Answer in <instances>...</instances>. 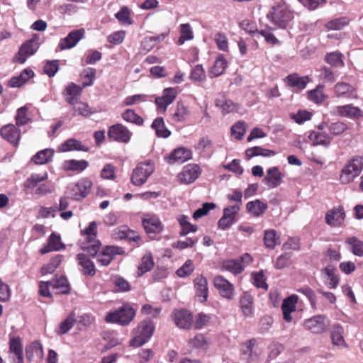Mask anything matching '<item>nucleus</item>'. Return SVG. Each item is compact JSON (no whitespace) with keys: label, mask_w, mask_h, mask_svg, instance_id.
<instances>
[{"label":"nucleus","mask_w":363,"mask_h":363,"mask_svg":"<svg viewBox=\"0 0 363 363\" xmlns=\"http://www.w3.org/2000/svg\"><path fill=\"white\" fill-rule=\"evenodd\" d=\"M363 171V156L354 155L351 157L340 174L339 180L342 184L352 183Z\"/></svg>","instance_id":"nucleus-1"},{"label":"nucleus","mask_w":363,"mask_h":363,"mask_svg":"<svg viewBox=\"0 0 363 363\" xmlns=\"http://www.w3.org/2000/svg\"><path fill=\"white\" fill-rule=\"evenodd\" d=\"M155 329V323L150 319H145L140 322L132 332L133 337L130 341V346L134 347L143 346L150 340Z\"/></svg>","instance_id":"nucleus-2"},{"label":"nucleus","mask_w":363,"mask_h":363,"mask_svg":"<svg viewBox=\"0 0 363 363\" xmlns=\"http://www.w3.org/2000/svg\"><path fill=\"white\" fill-rule=\"evenodd\" d=\"M135 316V309L130 304L124 303L118 308L108 312L105 316V321L108 323L126 326L133 320Z\"/></svg>","instance_id":"nucleus-3"},{"label":"nucleus","mask_w":363,"mask_h":363,"mask_svg":"<svg viewBox=\"0 0 363 363\" xmlns=\"http://www.w3.org/2000/svg\"><path fill=\"white\" fill-rule=\"evenodd\" d=\"M85 236V240L82 243V249L86 251L93 257L96 256L101 246V242L96 239L97 225L96 223L92 221L89 226L81 232Z\"/></svg>","instance_id":"nucleus-4"},{"label":"nucleus","mask_w":363,"mask_h":363,"mask_svg":"<svg viewBox=\"0 0 363 363\" xmlns=\"http://www.w3.org/2000/svg\"><path fill=\"white\" fill-rule=\"evenodd\" d=\"M141 222L146 234L152 240L156 239L164 228L160 217L152 213H143Z\"/></svg>","instance_id":"nucleus-5"},{"label":"nucleus","mask_w":363,"mask_h":363,"mask_svg":"<svg viewBox=\"0 0 363 363\" xmlns=\"http://www.w3.org/2000/svg\"><path fill=\"white\" fill-rule=\"evenodd\" d=\"M155 171V164L150 160L138 164L130 176L131 183L136 186L143 185Z\"/></svg>","instance_id":"nucleus-6"},{"label":"nucleus","mask_w":363,"mask_h":363,"mask_svg":"<svg viewBox=\"0 0 363 363\" xmlns=\"http://www.w3.org/2000/svg\"><path fill=\"white\" fill-rule=\"evenodd\" d=\"M253 262V258L249 253H245L238 259H225L221 263V269L225 270L234 275L241 274L247 265Z\"/></svg>","instance_id":"nucleus-7"},{"label":"nucleus","mask_w":363,"mask_h":363,"mask_svg":"<svg viewBox=\"0 0 363 363\" xmlns=\"http://www.w3.org/2000/svg\"><path fill=\"white\" fill-rule=\"evenodd\" d=\"M39 36L37 34L25 41L19 48L18 52L14 55L13 62L15 63L23 64L27 58L34 55L39 48Z\"/></svg>","instance_id":"nucleus-8"},{"label":"nucleus","mask_w":363,"mask_h":363,"mask_svg":"<svg viewBox=\"0 0 363 363\" xmlns=\"http://www.w3.org/2000/svg\"><path fill=\"white\" fill-rule=\"evenodd\" d=\"M267 18L278 28H286L293 19V14L285 6L279 5L272 8Z\"/></svg>","instance_id":"nucleus-9"},{"label":"nucleus","mask_w":363,"mask_h":363,"mask_svg":"<svg viewBox=\"0 0 363 363\" xmlns=\"http://www.w3.org/2000/svg\"><path fill=\"white\" fill-rule=\"evenodd\" d=\"M92 182L88 178H82L69 187L70 198L73 200L80 201L86 198L92 187Z\"/></svg>","instance_id":"nucleus-10"},{"label":"nucleus","mask_w":363,"mask_h":363,"mask_svg":"<svg viewBox=\"0 0 363 363\" xmlns=\"http://www.w3.org/2000/svg\"><path fill=\"white\" fill-rule=\"evenodd\" d=\"M107 135L111 141L128 143L130 140L132 133L123 124L116 123L109 127Z\"/></svg>","instance_id":"nucleus-11"},{"label":"nucleus","mask_w":363,"mask_h":363,"mask_svg":"<svg viewBox=\"0 0 363 363\" xmlns=\"http://www.w3.org/2000/svg\"><path fill=\"white\" fill-rule=\"evenodd\" d=\"M177 94L178 92L176 88H165L162 91V96L155 98V103L157 106V111L162 113H164L168 106L174 102Z\"/></svg>","instance_id":"nucleus-12"},{"label":"nucleus","mask_w":363,"mask_h":363,"mask_svg":"<svg viewBox=\"0 0 363 363\" xmlns=\"http://www.w3.org/2000/svg\"><path fill=\"white\" fill-rule=\"evenodd\" d=\"M124 254V250L121 247L107 245L99 253L97 252V262L102 266H108L111 264L116 255Z\"/></svg>","instance_id":"nucleus-13"},{"label":"nucleus","mask_w":363,"mask_h":363,"mask_svg":"<svg viewBox=\"0 0 363 363\" xmlns=\"http://www.w3.org/2000/svg\"><path fill=\"white\" fill-rule=\"evenodd\" d=\"M213 284L222 297L229 300L234 298L235 287L233 284L223 276L218 275L215 277Z\"/></svg>","instance_id":"nucleus-14"},{"label":"nucleus","mask_w":363,"mask_h":363,"mask_svg":"<svg viewBox=\"0 0 363 363\" xmlns=\"http://www.w3.org/2000/svg\"><path fill=\"white\" fill-rule=\"evenodd\" d=\"M85 30L83 28L72 30L65 37L60 40L58 48L60 50L74 48L80 40L84 38Z\"/></svg>","instance_id":"nucleus-15"},{"label":"nucleus","mask_w":363,"mask_h":363,"mask_svg":"<svg viewBox=\"0 0 363 363\" xmlns=\"http://www.w3.org/2000/svg\"><path fill=\"white\" fill-rule=\"evenodd\" d=\"M327 317L323 315H318L306 320L304 322V328L315 334H320L325 331Z\"/></svg>","instance_id":"nucleus-16"},{"label":"nucleus","mask_w":363,"mask_h":363,"mask_svg":"<svg viewBox=\"0 0 363 363\" xmlns=\"http://www.w3.org/2000/svg\"><path fill=\"white\" fill-rule=\"evenodd\" d=\"M240 211L239 205H233L226 207L223 209V215L218 220V228L225 230L231 226L235 222L236 216Z\"/></svg>","instance_id":"nucleus-17"},{"label":"nucleus","mask_w":363,"mask_h":363,"mask_svg":"<svg viewBox=\"0 0 363 363\" xmlns=\"http://www.w3.org/2000/svg\"><path fill=\"white\" fill-rule=\"evenodd\" d=\"M0 135L13 146H16L21 139V130L16 125L9 123L0 128Z\"/></svg>","instance_id":"nucleus-18"},{"label":"nucleus","mask_w":363,"mask_h":363,"mask_svg":"<svg viewBox=\"0 0 363 363\" xmlns=\"http://www.w3.org/2000/svg\"><path fill=\"white\" fill-rule=\"evenodd\" d=\"M201 174L200 167L197 164L185 166L177 177L180 184H189L194 182Z\"/></svg>","instance_id":"nucleus-19"},{"label":"nucleus","mask_w":363,"mask_h":363,"mask_svg":"<svg viewBox=\"0 0 363 363\" xmlns=\"http://www.w3.org/2000/svg\"><path fill=\"white\" fill-rule=\"evenodd\" d=\"M172 318L175 325L181 329H189L193 324V315L186 309L174 311Z\"/></svg>","instance_id":"nucleus-20"},{"label":"nucleus","mask_w":363,"mask_h":363,"mask_svg":"<svg viewBox=\"0 0 363 363\" xmlns=\"http://www.w3.org/2000/svg\"><path fill=\"white\" fill-rule=\"evenodd\" d=\"M284 175L277 167L269 168L267 170V175L263 179V182L270 189L279 186L283 180Z\"/></svg>","instance_id":"nucleus-21"},{"label":"nucleus","mask_w":363,"mask_h":363,"mask_svg":"<svg viewBox=\"0 0 363 363\" xmlns=\"http://www.w3.org/2000/svg\"><path fill=\"white\" fill-rule=\"evenodd\" d=\"M78 264L81 267V272L86 277H94L96 274V269L94 262L87 255L79 253L77 255Z\"/></svg>","instance_id":"nucleus-22"},{"label":"nucleus","mask_w":363,"mask_h":363,"mask_svg":"<svg viewBox=\"0 0 363 363\" xmlns=\"http://www.w3.org/2000/svg\"><path fill=\"white\" fill-rule=\"evenodd\" d=\"M192 152L189 148L184 147H179L174 149L167 157L169 164L175 162L184 163V162L191 159Z\"/></svg>","instance_id":"nucleus-23"},{"label":"nucleus","mask_w":363,"mask_h":363,"mask_svg":"<svg viewBox=\"0 0 363 363\" xmlns=\"http://www.w3.org/2000/svg\"><path fill=\"white\" fill-rule=\"evenodd\" d=\"M298 300V296L296 294H292L284 299L281 304V311L285 321L291 322L292 316L291 314L296 311Z\"/></svg>","instance_id":"nucleus-24"},{"label":"nucleus","mask_w":363,"mask_h":363,"mask_svg":"<svg viewBox=\"0 0 363 363\" xmlns=\"http://www.w3.org/2000/svg\"><path fill=\"white\" fill-rule=\"evenodd\" d=\"M334 113L340 117L351 119L359 118L362 116V111L359 108L352 104L337 106L334 108Z\"/></svg>","instance_id":"nucleus-25"},{"label":"nucleus","mask_w":363,"mask_h":363,"mask_svg":"<svg viewBox=\"0 0 363 363\" xmlns=\"http://www.w3.org/2000/svg\"><path fill=\"white\" fill-rule=\"evenodd\" d=\"M345 213L342 206L334 208L326 213L325 222L330 226H340L344 221Z\"/></svg>","instance_id":"nucleus-26"},{"label":"nucleus","mask_w":363,"mask_h":363,"mask_svg":"<svg viewBox=\"0 0 363 363\" xmlns=\"http://www.w3.org/2000/svg\"><path fill=\"white\" fill-rule=\"evenodd\" d=\"M65 247V245L61 242L60 236L52 233L48 239L47 245L40 248V252L45 255L52 251H59Z\"/></svg>","instance_id":"nucleus-27"},{"label":"nucleus","mask_w":363,"mask_h":363,"mask_svg":"<svg viewBox=\"0 0 363 363\" xmlns=\"http://www.w3.org/2000/svg\"><path fill=\"white\" fill-rule=\"evenodd\" d=\"M9 352L13 354L16 358H13L14 363H23L24 357L23 351V344L21 338L18 336L12 337L9 340Z\"/></svg>","instance_id":"nucleus-28"},{"label":"nucleus","mask_w":363,"mask_h":363,"mask_svg":"<svg viewBox=\"0 0 363 363\" xmlns=\"http://www.w3.org/2000/svg\"><path fill=\"white\" fill-rule=\"evenodd\" d=\"M26 356L27 360L30 363L34 357L36 356L39 360H42L44 357V351L42 344L39 341H33L26 347Z\"/></svg>","instance_id":"nucleus-29"},{"label":"nucleus","mask_w":363,"mask_h":363,"mask_svg":"<svg viewBox=\"0 0 363 363\" xmlns=\"http://www.w3.org/2000/svg\"><path fill=\"white\" fill-rule=\"evenodd\" d=\"M82 86L77 85L74 82L69 84L64 91L66 101L72 106L75 105L78 101V97L82 94Z\"/></svg>","instance_id":"nucleus-30"},{"label":"nucleus","mask_w":363,"mask_h":363,"mask_svg":"<svg viewBox=\"0 0 363 363\" xmlns=\"http://www.w3.org/2000/svg\"><path fill=\"white\" fill-rule=\"evenodd\" d=\"M334 91L337 97L339 98H356L355 89L350 84L345 82H338L334 87Z\"/></svg>","instance_id":"nucleus-31"},{"label":"nucleus","mask_w":363,"mask_h":363,"mask_svg":"<svg viewBox=\"0 0 363 363\" xmlns=\"http://www.w3.org/2000/svg\"><path fill=\"white\" fill-rule=\"evenodd\" d=\"M73 150L88 152L89 148L83 145L81 141L74 138L67 139L58 147V151L62 152H70Z\"/></svg>","instance_id":"nucleus-32"},{"label":"nucleus","mask_w":363,"mask_h":363,"mask_svg":"<svg viewBox=\"0 0 363 363\" xmlns=\"http://www.w3.org/2000/svg\"><path fill=\"white\" fill-rule=\"evenodd\" d=\"M309 81L308 76L300 77L297 73L289 74L285 79L287 86L297 88L299 90L304 89Z\"/></svg>","instance_id":"nucleus-33"},{"label":"nucleus","mask_w":363,"mask_h":363,"mask_svg":"<svg viewBox=\"0 0 363 363\" xmlns=\"http://www.w3.org/2000/svg\"><path fill=\"white\" fill-rule=\"evenodd\" d=\"M308 138L313 145H323L325 147L329 146L333 140V137L325 131H311Z\"/></svg>","instance_id":"nucleus-34"},{"label":"nucleus","mask_w":363,"mask_h":363,"mask_svg":"<svg viewBox=\"0 0 363 363\" xmlns=\"http://www.w3.org/2000/svg\"><path fill=\"white\" fill-rule=\"evenodd\" d=\"M239 303L244 316L248 317L252 315L254 300L249 293L244 292L240 297Z\"/></svg>","instance_id":"nucleus-35"},{"label":"nucleus","mask_w":363,"mask_h":363,"mask_svg":"<svg viewBox=\"0 0 363 363\" xmlns=\"http://www.w3.org/2000/svg\"><path fill=\"white\" fill-rule=\"evenodd\" d=\"M227 65L228 62L224 55L223 54H219L217 56L213 65L209 70V77L211 78H213L222 75L227 67Z\"/></svg>","instance_id":"nucleus-36"},{"label":"nucleus","mask_w":363,"mask_h":363,"mask_svg":"<svg viewBox=\"0 0 363 363\" xmlns=\"http://www.w3.org/2000/svg\"><path fill=\"white\" fill-rule=\"evenodd\" d=\"M256 340L252 338L242 345L241 352L242 354L245 356V358L248 361H252L257 359L259 356V353L255 350Z\"/></svg>","instance_id":"nucleus-37"},{"label":"nucleus","mask_w":363,"mask_h":363,"mask_svg":"<svg viewBox=\"0 0 363 363\" xmlns=\"http://www.w3.org/2000/svg\"><path fill=\"white\" fill-rule=\"evenodd\" d=\"M189 115L190 111L188 108L183 102L178 101L174 113L172 114L171 119L174 123H182L187 119Z\"/></svg>","instance_id":"nucleus-38"},{"label":"nucleus","mask_w":363,"mask_h":363,"mask_svg":"<svg viewBox=\"0 0 363 363\" xmlns=\"http://www.w3.org/2000/svg\"><path fill=\"white\" fill-rule=\"evenodd\" d=\"M34 76V72L29 68L24 69L19 75L13 77L9 81L11 87H20Z\"/></svg>","instance_id":"nucleus-39"},{"label":"nucleus","mask_w":363,"mask_h":363,"mask_svg":"<svg viewBox=\"0 0 363 363\" xmlns=\"http://www.w3.org/2000/svg\"><path fill=\"white\" fill-rule=\"evenodd\" d=\"M159 138H167L171 135V131L166 127L162 117H157L151 125Z\"/></svg>","instance_id":"nucleus-40"},{"label":"nucleus","mask_w":363,"mask_h":363,"mask_svg":"<svg viewBox=\"0 0 363 363\" xmlns=\"http://www.w3.org/2000/svg\"><path fill=\"white\" fill-rule=\"evenodd\" d=\"M264 244L267 249L273 250L280 244V238L274 229L267 230L264 235Z\"/></svg>","instance_id":"nucleus-41"},{"label":"nucleus","mask_w":363,"mask_h":363,"mask_svg":"<svg viewBox=\"0 0 363 363\" xmlns=\"http://www.w3.org/2000/svg\"><path fill=\"white\" fill-rule=\"evenodd\" d=\"M54 152L52 149L49 148L40 150L33 156L31 160L36 164H47L52 160Z\"/></svg>","instance_id":"nucleus-42"},{"label":"nucleus","mask_w":363,"mask_h":363,"mask_svg":"<svg viewBox=\"0 0 363 363\" xmlns=\"http://www.w3.org/2000/svg\"><path fill=\"white\" fill-rule=\"evenodd\" d=\"M336 268L331 264L327 265L322 269V272L325 274L328 277V286L330 289H335L337 287L340 283V279L337 274H336Z\"/></svg>","instance_id":"nucleus-43"},{"label":"nucleus","mask_w":363,"mask_h":363,"mask_svg":"<svg viewBox=\"0 0 363 363\" xmlns=\"http://www.w3.org/2000/svg\"><path fill=\"white\" fill-rule=\"evenodd\" d=\"M89 162L86 160H69L64 162V169L67 171L81 172L87 168Z\"/></svg>","instance_id":"nucleus-44"},{"label":"nucleus","mask_w":363,"mask_h":363,"mask_svg":"<svg viewBox=\"0 0 363 363\" xmlns=\"http://www.w3.org/2000/svg\"><path fill=\"white\" fill-rule=\"evenodd\" d=\"M343 333L344 329L340 325L336 324L333 325L331 331V339L334 345L347 347Z\"/></svg>","instance_id":"nucleus-45"},{"label":"nucleus","mask_w":363,"mask_h":363,"mask_svg":"<svg viewBox=\"0 0 363 363\" xmlns=\"http://www.w3.org/2000/svg\"><path fill=\"white\" fill-rule=\"evenodd\" d=\"M245 155L247 159H251L253 157L256 156H262L264 157H268L271 156H274L276 155V152L272 150L262 148L259 146H255L247 149L245 151Z\"/></svg>","instance_id":"nucleus-46"},{"label":"nucleus","mask_w":363,"mask_h":363,"mask_svg":"<svg viewBox=\"0 0 363 363\" xmlns=\"http://www.w3.org/2000/svg\"><path fill=\"white\" fill-rule=\"evenodd\" d=\"M52 286L57 290V293L68 294L70 291L69 284L64 276L55 277L52 281Z\"/></svg>","instance_id":"nucleus-47"},{"label":"nucleus","mask_w":363,"mask_h":363,"mask_svg":"<svg viewBox=\"0 0 363 363\" xmlns=\"http://www.w3.org/2000/svg\"><path fill=\"white\" fill-rule=\"evenodd\" d=\"M350 19L346 16L335 18L327 22L324 27L328 30H340L350 24Z\"/></svg>","instance_id":"nucleus-48"},{"label":"nucleus","mask_w":363,"mask_h":363,"mask_svg":"<svg viewBox=\"0 0 363 363\" xmlns=\"http://www.w3.org/2000/svg\"><path fill=\"white\" fill-rule=\"evenodd\" d=\"M246 208L249 213L255 217H258L264 213L267 208V205L257 199L254 201L248 202Z\"/></svg>","instance_id":"nucleus-49"},{"label":"nucleus","mask_w":363,"mask_h":363,"mask_svg":"<svg viewBox=\"0 0 363 363\" xmlns=\"http://www.w3.org/2000/svg\"><path fill=\"white\" fill-rule=\"evenodd\" d=\"M216 106L222 110L223 114L237 112L239 109V105L230 99H218L216 101Z\"/></svg>","instance_id":"nucleus-50"},{"label":"nucleus","mask_w":363,"mask_h":363,"mask_svg":"<svg viewBox=\"0 0 363 363\" xmlns=\"http://www.w3.org/2000/svg\"><path fill=\"white\" fill-rule=\"evenodd\" d=\"M345 243L350 246V250L354 255L363 257V241L352 236L347 238Z\"/></svg>","instance_id":"nucleus-51"},{"label":"nucleus","mask_w":363,"mask_h":363,"mask_svg":"<svg viewBox=\"0 0 363 363\" xmlns=\"http://www.w3.org/2000/svg\"><path fill=\"white\" fill-rule=\"evenodd\" d=\"M154 260L151 254H147L141 258V262L138 267V277H140L150 272L154 267Z\"/></svg>","instance_id":"nucleus-52"},{"label":"nucleus","mask_w":363,"mask_h":363,"mask_svg":"<svg viewBox=\"0 0 363 363\" xmlns=\"http://www.w3.org/2000/svg\"><path fill=\"white\" fill-rule=\"evenodd\" d=\"M48 179V174L45 172L43 175L38 174H33L26 179L24 183L25 188L33 191L40 184V182L45 181Z\"/></svg>","instance_id":"nucleus-53"},{"label":"nucleus","mask_w":363,"mask_h":363,"mask_svg":"<svg viewBox=\"0 0 363 363\" xmlns=\"http://www.w3.org/2000/svg\"><path fill=\"white\" fill-rule=\"evenodd\" d=\"M195 287L196 289V295L202 297L201 301H206L208 297V282L203 277H197L194 280Z\"/></svg>","instance_id":"nucleus-54"},{"label":"nucleus","mask_w":363,"mask_h":363,"mask_svg":"<svg viewBox=\"0 0 363 363\" xmlns=\"http://www.w3.org/2000/svg\"><path fill=\"white\" fill-rule=\"evenodd\" d=\"M76 321L75 313L71 312L69 315L60 323L57 333L60 335L66 334L74 325Z\"/></svg>","instance_id":"nucleus-55"},{"label":"nucleus","mask_w":363,"mask_h":363,"mask_svg":"<svg viewBox=\"0 0 363 363\" xmlns=\"http://www.w3.org/2000/svg\"><path fill=\"white\" fill-rule=\"evenodd\" d=\"M112 284L117 292H128L131 290L130 284L120 275H115L111 277Z\"/></svg>","instance_id":"nucleus-56"},{"label":"nucleus","mask_w":363,"mask_h":363,"mask_svg":"<svg viewBox=\"0 0 363 363\" xmlns=\"http://www.w3.org/2000/svg\"><path fill=\"white\" fill-rule=\"evenodd\" d=\"M187 216L182 215L177 218V220L182 227L180 235L185 236L189 233H194L197 230V225L189 222Z\"/></svg>","instance_id":"nucleus-57"},{"label":"nucleus","mask_w":363,"mask_h":363,"mask_svg":"<svg viewBox=\"0 0 363 363\" xmlns=\"http://www.w3.org/2000/svg\"><path fill=\"white\" fill-rule=\"evenodd\" d=\"M62 259V256L60 255H57L50 259V262L43 265L40 269V273L43 275H45L47 274H52L55 271V269L60 265Z\"/></svg>","instance_id":"nucleus-58"},{"label":"nucleus","mask_w":363,"mask_h":363,"mask_svg":"<svg viewBox=\"0 0 363 363\" xmlns=\"http://www.w3.org/2000/svg\"><path fill=\"white\" fill-rule=\"evenodd\" d=\"M323 89L324 85L318 84L315 89L308 91V99L316 104L323 103L327 98Z\"/></svg>","instance_id":"nucleus-59"},{"label":"nucleus","mask_w":363,"mask_h":363,"mask_svg":"<svg viewBox=\"0 0 363 363\" xmlns=\"http://www.w3.org/2000/svg\"><path fill=\"white\" fill-rule=\"evenodd\" d=\"M96 70L95 68L87 67L84 69L81 74V78L82 79V86L85 88L93 85L96 79Z\"/></svg>","instance_id":"nucleus-60"},{"label":"nucleus","mask_w":363,"mask_h":363,"mask_svg":"<svg viewBox=\"0 0 363 363\" xmlns=\"http://www.w3.org/2000/svg\"><path fill=\"white\" fill-rule=\"evenodd\" d=\"M348 129V125L346 123L342 121H336L331 123L328 126V130L330 133L329 135L337 136L342 134Z\"/></svg>","instance_id":"nucleus-61"},{"label":"nucleus","mask_w":363,"mask_h":363,"mask_svg":"<svg viewBox=\"0 0 363 363\" xmlns=\"http://www.w3.org/2000/svg\"><path fill=\"white\" fill-rule=\"evenodd\" d=\"M73 108L74 113H77L78 115H80L83 117H89V116L96 112V111L94 108L89 107L88 104L78 101H77L75 105H74Z\"/></svg>","instance_id":"nucleus-62"},{"label":"nucleus","mask_w":363,"mask_h":363,"mask_svg":"<svg viewBox=\"0 0 363 363\" xmlns=\"http://www.w3.org/2000/svg\"><path fill=\"white\" fill-rule=\"evenodd\" d=\"M325 60L333 67H337L344 65L343 55L340 52L328 53L325 55Z\"/></svg>","instance_id":"nucleus-63"},{"label":"nucleus","mask_w":363,"mask_h":363,"mask_svg":"<svg viewBox=\"0 0 363 363\" xmlns=\"http://www.w3.org/2000/svg\"><path fill=\"white\" fill-rule=\"evenodd\" d=\"M122 118L129 123H134L138 125L143 124V119L138 115L134 110L127 109L122 113Z\"/></svg>","instance_id":"nucleus-64"}]
</instances>
